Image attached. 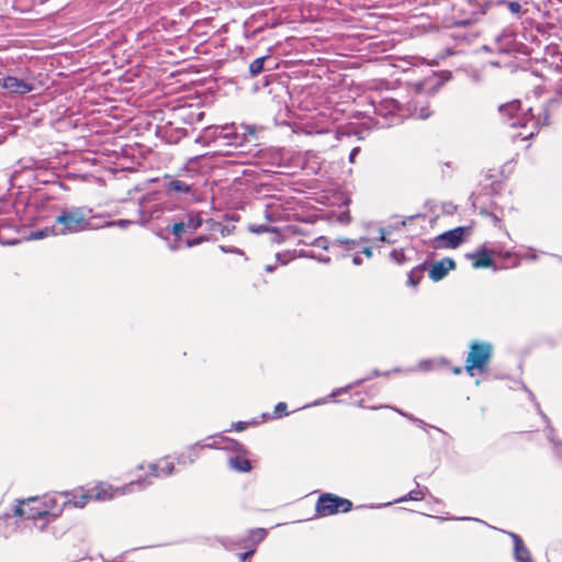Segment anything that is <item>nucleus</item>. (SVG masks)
I'll use <instances>...</instances> for the list:
<instances>
[{"mask_svg":"<svg viewBox=\"0 0 562 562\" xmlns=\"http://www.w3.org/2000/svg\"><path fill=\"white\" fill-rule=\"evenodd\" d=\"M192 190V186L186 181L173 179L166 184L167 194H188Z\"/></svg>","mask_w":562,"mask_h":562,"instance_id":"13","label":"nucleus"},{"mask_svg":"<svg viewBox=\"0 0 562 562\" xmlns=\"http://www.w3.org/2000/svg\"><path fill=\"white\" fill-rule=\"evenodd\" d=\"M235 429H236L237 431H241V430L246 429V424H245V423H243V422H238V423L235 425Z\"/></svg>","mask_w":562,"mask_h":562,"instance_id":"34","label":"nucleus"},{"mask_svg":"<svg viewBox=\"0 0 562 562\" xmlns=\"http://www.w3.org/2000/svg\"><path fill=\"white\" fill-rule=\"evenodd\" d=\"M134 484V482H130L124 486L114 487L106 482H99L89 491L92 494V499L98 502H106L113 499L119 495H124L128 492H133Z\"/></svg>","mask_w":562,"mask_h":562,"instance_id":"5","label":"nucleus"},{"mask_svg":"<svg viewBox=\"0 0 562 562\" xmlns=\"http://www.w3.org/2000/svg\"><path fill=\"white\" fill-rule=\"evenodd\" d=\"M184 224L187 226V229L195 231L202 226L203 220L200 214L189 215Z\"/></svg>","mask_w":562,"mask_h":562,"instance_id":"21","label":"nucleus"},{"mask_svg":"<svg viewBox=\"0 0 562 562\" xmlns=\"http://www.w3.org/2000/svg\"><path fill=\"white\" fill-rule=\"evenodd\" d=\"M456 269V262L451 258H443L439 261H435L430 265L428 274L429 278L438 282L442 280L451 270Z\"/></svg>","mask_w":562,"mask_h":562,"instance_id":"10","label":"nucleus"},{"mask_svg":"<svg viewBox=\"0 0 562 562\" xmlns=\"http://www.w3.org/2000/svg\"><path fill=\"white\" fill-rule=\"evenodd\" d=\"M325 243H326L325 238H317L312 244L327 249V246H325Z\"/></svg>","mask_w":562,"mask_h":562,"instance_id":"32","label":"nucleus"},{"mask_svg":"<svg viewBox=\"0 0 562 562\" xmlns=\"http://www.w3.org/2000/svg\"><path fill=\"white\" fill-rule=\"evenodd\" d=\"M333 247L339 248L341 250L351 251L357 250L359 247V243L357 240L349 239H336L331 244Z\"/></svg>","mask_w":562,"mask_h":562,"instance_id":"20","label":"nucleus"},{"mask_svg":"<svg viewBox=\"0 0 562 562\" xmlns=\"http://www.w3.org/2000/svg\"><path fill=\"white\" fill-rule=\"evenodd\" d=\"M187 231V226L184 224V222H177L172 225L171 227V233L176 236V237H180L183 233H186Z\"/></svg>","mask_w":562,"mask_h":562,"instance_id":"26","label":"nucleus"},{"mask_svg":"<svg viewBox=\"0 0 562 562\" xmlns=\"http://www.w3.org/2000/svg\"><path fill=\"white\" fill-rule=\"evenodd\" d=\"M228 464L232 469L237 472H249L251 470V463L248 459L244 457H233L228 459Z\"/></svg>","mask_w":562,"mask_h":562,"instance_id":"16","label":"nucleus"},{"mask_svg":"<svg viewBox=\"0 0 562 562\" xmlns=\"http://www.w3.org/2000/svg\"><path fill=\"white\" fill-rule=\"evenodd\" d=\"M555 90L560 93H562V78H560L558 80V82L555 83Z\"/></svg>","mask_w":562,"mask_h":562,"instance_id":"35","label":"nucleus"},{"mask_svg":"<svg viewBox=\"0 0 562 562\" xmlns=\"http://www.w3.org/2000/svg\"><path fill=\"white\" fill-rule=\"evenodd\" d=\"M452 371H453L454 374H460L462 369L460 367H456V368H453Z\"/></svg>","mask_w":562,"mask_h":562,"instance_id":"38","label":"nucleus"},{"mask_svg":"<svg viewBox=\"0 0 562 562\" xmlns=\"http://www.w3.org/2000/svg\"><path fill=\"white\" fill-rule=\"evenodd\" d=\"M256 552V548H249L248 551L239 554L240 562H246Z\"/></svg>","mask_w":562,"mask_h":562,"instance_id":"31","label":"nucleus"},{"mask_svg":"<svg viewBox=\"0 0 562 562\" xmlns=\"http://www.w3.org/2000/svg\"><path fill=\"white\" fill-rule=\"evenodd\" d=\"M352 509V502L333 493H323L315 504L318 517H328L339 513H348Z\"/></svg>","mask_w":562,"mask_h":562,"instance_id":"3","label":"nucleus"},{"mask_svg":"<svg viewBox=\"0 0 562 562\" xmlns=\"http://www.w3.org/2000/svg\"><path fill=\"white\" fill-rule=\"evenodd\" d=\"M40 504L37 498H29L26 501H19L13 508L14 517H23L30 520H37L47 515L48 510L37 506Z\"/></svg>","mask_w":562,"mask_h":562,"instance_id":"7","label":"nucleus"},{"mask_svg":"<svg viewBox=\"0 0 562 562\" xmlns=\"http://www.w3.org/2000/svg\"><path fill=\"white\" fill-rule=\"evenodd\" d=\"M501 3H506L508 10L513 13V14H519L521 12V4L517 1H501Z\"/></svg>","mask_w":562,"mask_h":562,"instance_id":"27","label":"nucleus"},{"mask_svg":"<svg viewBox=\"0 0 562 562\" xmlns=\"http://www.w3.org/2000/svg\"><path fill=\"white\" fill-rule=\"evenodd\" d=\"M493 357V346L487 341L475 340L470 344L464 370L470 376L488 371Z\"/></svg>","mask_w":562,"mask_h":562,"instance_id":"2","label":"nucleus"},{"mask_svg":"<svg viewBox=\"0 0 562 562\" xmlns=\"http://www.w3.org/2000/svg\"><path fill=\"white\" fill-rule=\"evenodd\" d=\"M209 240V237L207 236H200V237H196V238H192V239H187L186 240V246L191 248V247H194L201 243H204V241H207Z\"/></svg>","mask_w":562,"mask_h":562,"instance_id":"29","label":"nucleus"},{"mask_svg":"<svg viewBox=\"0 0 562 562\" xmlns=\"http://www.w3.org/2000/svg\"><path fill=\"white\" fill-rule=\"evenodd\" d=\"M245 128H246V131H247L249 134H251V135H254V134H255V128H254L252 126H246Z\"/></svg>","mask_w":562,"mask_h":562,"instance_id":"37","label":"nucleus"},{"mask_svg":"<svg viewBox=\"0 0 562 562\" xmlns=\"http://www.w3.org/2000/svg\"><path fill=\"white\" fill-rule=\"evenodd\" d=\"M504 260L505 262L504 265L501 266L502 268H515L520 265V259L515 254L506 252L504 256Z\"/></svg>","mask_w":562,"mask_h":562,"instance_id":"23","label":"nucleus"},{"mask_svg":"<svg viewBox=\"0 0 562 562\" xmlns=\"http://www.w3.org/2000/svg\"><path fill=\"white\" fill-rule=\"evenodd\" d=\"M267 536L266 529L257 528L249 531V536L247 539L243 540L244 542H249L250 548H256V546L261 542Z\"/></svg>","mask_w":562,"mask_h":562,"instance_id":"19","label":"nucleus"},{"mask_svg":"<svg viewBox=\"0 0 562 562\" xmlns=\"http://www.w3.org/2000/svg\"><path fill=\"white\" fill-rule=\"evenodd\" d=\"M132 222L128 221V220H120L117 222H106L104 224L105 227H110V226H120L122 228H125L127 227Z\"/></svg>","mask_w":562,"mask_h":562,"instance_id":"30","label":"nucleus"},{"mask_svg":"<svg viewBox=\"0 0 562 562\" xmlns=\"http://www.w3.org/2000/svg\"><path fill=\"white\" fill-rule=\"evenodd\" d=\"M426 263H422L412 269L407 277V285L417 286L424 278Z\"/></svg>","mask_w":562,"mask_h":562,"instance_id":"17","label":"nucleus"},{"mask_svg":"<svg viewBox=\"0 0 562 562\" xmlns=\"http://www.w3.org/2000/svg\"><path fill=\"white\" fill-rule=\"evenodd\" d=\"M91 218L82 206L64 210L54 221L55 236L76 234L91 228Z\"/></svg>","mask_w":562,"mask_h":562,"instance_id":"1","label":"nucleus"},{"mask_svg":"<svg viewBox=\"0 0 562 562\" xmlns=\"http://www.w3.org/2000/svg\"><path fill=\"white\" fill-rule=\"evenodd\" d=\"M471 258L474 268H490L493 266V259L487 250H477Z\"/></svg>","mask_w":562,"mask_h":562,"instance_id":"14","label":"nucleus"},{"mask_svg":"<svg viewBox=\"0 0 562 562\" xmlns=\"http://www.w3.org/2000/svg\"><path fill=\"white\" fill-rule=\"evenodd\" d=\"M288 415V405L284 402L278 403L273 408V418H281Z\"/></svg>","mask_w":562,"mask_h":562,"instance_id":"25","label":"nucleus"},{"mask_svg":"<svg viewBox=\"0 0 562 562\" xmlns=\"http://www.w3.org/2000/svg\"><path fill=\"white\" fill-rule=\"evenodd\" d=\"M514 558L517 562H532L529 549L518 535H513Z\"/></svg>","mask_w":562,"mask_h":562,"instance_id":"12","label":"nucleus"},{"mask_svg":"<svg viewBox=\"0 0 562 562\" xmlns=\"http://www.w3.org/2000/svg\"><path fill=\"white\" fill-rule=\"evenodd\" d=\"M147 471L148 474L145 477H138L133 481L135 483L134 487L137 486L138 488H144L151 484V479L171 475L175 471V465L172 462L165 459L157 463H149L147 465Z\"/></svg>","mask_w":562,"mask_h":562,"instance_id":"6","label":"nucleus"},{"mask_svg":"<svg viewBox=\"0 0 562 562\" xmlns=\"http://www.w3.org/2000/svg\"><path fill=\"white\" fill-rule=\"evenodd\" d=\"M531 119L521 124V128L524 132H517L512 134V138L516 140L519 138L520 140H528L531 137H533L537 133L540 126L548 125L549 124V115L548 110L546 108L541 109L537 116L533 114V109H529Z\"/></svg>","mask_w":562,"mask_h":562,"instance_id":"4","label":"nucleus"},{"mask_svg":"<svg viewBox=\"0 0 562 562\" xmlns=\"http://www.w3.org/2000/svg\"><path fill=\"white\" fill-rule=\"evenodd\" d=\"M55 236V233L53 232V226L52 227H45L43 229H38L36 232L33 233V237L38 239V238H44V237H47V236Z\"/></svg>","mask_w":562,"mask_h":562,"instance_id":"28","label":"nucleus"},{"mask_svg":"<svg viewBox=\"0 0 562 562\" xmlns=\"http://www.w3.org/2000/svg\"><path fill=\"white\" fill-rule=\"evenodd\" d=\"M65 504L72 505L77 508H83L89 503V501L92 499V494L89 490H85L80 486L65 493Z\"/></svg>","mask_w":562,"mask_h":562,"instance_id":"11","label":"nucleus"},{"mask_svg":"<svg viewBox=\"0 0 562 562\" xmlns=\"http://www.w3.org/2000/svg\"><path fill=\"white\" fill-rule=\"evenodd\" d=\"M221 443H223L222 448L225 450H232L243 454H248L247 449L237 440L221 437Z\"/></svg>","mask_w":562,"mask_h":562,"instance_id":"18","label":"nucleus"},{"mask_svg":"<svg viewBox=\"0 0 562 562\" xmlns=\"http://www.w3.org/2000/svg\"><path fill=\"white\" fill-rule=\"evenodd\" d=\"M352 262H353L355 265H361V263H362V259L359 257V255H356V256H353V258H352Z\"/></svg>","mask_w":562,"mask_h":562,"instance_id":"36","label":"nucleus"},{"mask_svg":"<svg viewBox=\"0 0 562 562\" xmlns=\"http://www.w3.org/2000/svg\"><path fill=\"white\" fill-rule=\"evenodd\" d=\"M361 252L366 255V257L371 258L372 257V249L370 247H363Z\"/></svg>","mask_w":562,"mask_h":562,"instance_id":"33","label":"nucleus"},{"mask_svg":"<svg viewBox=\"0 0 562 562\" xmlns=\"http://www.w3.org/2000/svg\"><path fill=\"white\" fill-rule=\"evenodd\" d=\"M464 227H456L440 234L436 238L437 247L457 248L463 241Z\"/></svg>","mask_w":562,"mask_h":562,"instance_id":"8","label":"nucleus"},{"mask_svg":"<svg viewBox=\"0 0 562 562\" xmlns=\"http://www.w3.org/2000/svg\"><path fill=\"white\" fill-rule=\"evenodd\" d=\"M199 449L200 447L192 446L189 447L186 451L181 452L177 458L178 464H192L199 458Z\"/></svg>","mask_w":562,"mask_h":562,"instance_id":"15","label":"nucleus"},{"mask_svg":"<svg viewBox=\"0 0 562 562\" xmlns=\"http://www.w3.org/2000/svg\"><path fill=\"white\" fill-rule=\"evenodd\" d=\"M267 57H259L252 60L249 65V72L252 77H256L263 70V64Z\"/></svg>","mask_w":562,"mask_h":562,"instance_id":"22","label":"nucleus"},{"mask_svg":"<svg viewBox=\"0 0 562 562\" xmlns=\"http://www.w3.org/2000/svg\"><path fill=\"white\" fill-rule=\"evenodd\" d=\"M424 497H425V494L420 490H414V491H411L407 495L398 498V502L423 501Z\"/></svg>","mask_w":562,"mask_h":562,"instance_id":"24","label":"nucleus"},{"mask_svg":"<svg viewBox=\"0 0 562 562\" xmlns=\"http://www.w3.org/2000/svg\"><path fill=\"white\" fill-rule=\"evenodd\" d=\"M0 86L10 93L25 94L33 90V85L13 76L0 79Z\"/></svg>","mask_w":562,"mask_h":562,"instance_id":"9","label":"nucleus"}]
</instances>
